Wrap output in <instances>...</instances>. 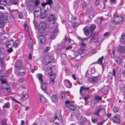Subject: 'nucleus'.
Segmentation results:
<instances>
[{
  "label": "nucleus",
  "mask_w": 125,
  "mask_h": 125,
  "mask_svg": "<svg viewBox=\"0 0 125 125\" xmlns=\"http://www.w3.org/2000/svg\"><path fill=\"white\" fill-rule=\"evenodd\" d=\"M20 39H18L14 41L12 39L9 40L5 41V45L7 48L6 50L9 53L13 51V47L16 48L20 43Z\"/></svg>",
  "instance_id": "nucleus-1"
},
{
  "label": "nucleus",
  "mask_w": 125,
  "mask_h": 125,
  "mask_svg": "<svg viewBox=\"0 0 125 125\" xmlns=\"http://www.w3.org/2000/svg\"><path fill=\"white\" fill-rule=\"evenodd\" d=\"M53 4L52 0H48L46 2L42 3L41 4L43 10L45 12H46L47 10L51 9V5Z\"/></svg>",
  "instance_id": "nucleus-2"
},
{
  "label": "nucleus",
  "mask_w": 125,
  "mask_h": 125,
  "mask_svg": "<svg viewBox=\"0 0 125 125\" xmlns=\"http://www.w3.org/2000/svg\"><path fill=\"white\" fill-rule=\"evenodd\" d=\"M0 80L2 84L1 87L2 89H6L7 91V93L10 92V89L9 86L7 84L6 80L3 77H1L0 78Z\"/></svg>",
  "instance_id": "nucleus-3"
},
{
  "label": "nucleus",
  "mask_w": 125,
  "mask_h": 125,
  "mask_svg": "<svg viewBox=\"0 0 125 125\" xmlns=\"http://www.w3.org/2000/svg\"><path fill=\"white\" fill-rule=\"evenodd\" d=\"M112 21L113 23L117 25L122 23L123 21L122 17L117 16L113 18Z\"/></svg>",
  "instance_id": "nucleus-4"
},
{
  "label": "nucleus",
  "mask_w": 125,
  "mask_h": 125,
  "mask_svg": "<svg viewBox=\"0 0 125 125\" xmlns=\"http://www.w3.org/2000/svg\"><path fill=\"white\" fill-rule=\"evenodd\" d=\"M46 26V23L44 21H42L40 24L39 25V27L40 28V31L42 33H43L44 32Z\"/></svg>",
  "instance_id": "nucleus-5"
},
{
  "label": "nucleus",
  "mask_w": 125,
  "mask_h": 125,
  "mask_svg": "<svg viewBox=\"0 0 125 125\" xmlns=\"http://www.w3.org/2000/svg\"><path fill=\"white\" fill-rule=\"evenodd\" d=\"M15 72L17 74L20 75H24L25 73V72H21L20 71L21 67L19 66H16L15 67Z\"/></svg>",
  "instance_id": "nucleus-6"
},
{
  "label": "nucleus",
  "mask_w": 125,
  "mask_h": 125,
  "mask_svg": "<svg viewBox=\"0 0 125 125\" xmlns=\"http://www.w3.org/2000/svg\"><path fill=\"white\" fill-rule=\"evenodd\" d=\"M48 75L50 77L51 79L49 83H52V84H54L55 83L54 79L56 78V75L54 73H48Z\"/></svg>",
  "instance_id": "nucleus-7"
},
{
  "label": "nucleus",
  "mask_w": 125,
  "mask_h": 125,
  "mask_svg": "<svg viewBox=\"0 0 125 125\" xmlns=\"http://www.w3.org/2000/svg\"><path fill=\"white\" fill-rule=\"evenodd\" d=\"M117 51L120 53H125V46L122 45H118L117 46Z\"/></svg>",
  "instance_id": "nucleus-8"
},
{
  "label": "nucleus",
  "mask_w": 125,
  "mask_h": 125,
  "mask_svg": "<svg viewBox=\"0 0 125 125\" xmlns=\"http://www.w3.org/2000/svg\"><path fill=\"white\" fill-rule=\"evenodd\" d=\"M83 29L84 30V34L87 36H88L91 32V31L90 27L87 26H86Z\"/></svg>",
  "instance_id": "nucleus-9"
},
{
  "label": "nucleus",
  "mask_w": 125,
  "mask_h": 125,
  "mask_svg": "<svg viewBox=\"0 0 125 125\" xmlns=\"http://www.w3.org/2000/svg\"><path fill=\"white\" fill-rule=\"evenodd\" d=\"M120 115L118 114H116L115 116L113 118V120L114 122L117 124H119L120 123Z\"/></svg>",
  "instance_id": "nucleus-10"
},
{
  "label": "nucleus",
  "mask_w": 125,
  "mask_h": 125,
  "mask_svg": "<svg viewBox=\"0 0 125 125\" xmlns=\"http://www.w3.org/2000/svg\"><path fill=\"white\" fill-rule=\"evenodd\" d=\"M64 82L66 86L68 88H70L72 86V83L68 80H65Z\"/></svg>",
  "instance_id": "nucleus-11"
},
{
  "label": "nucleus",
  "mask_w": 125,
  "mask_h": 125,
  "mask_svg": "<svg viewBox=\"0 0 125 125\" xmlns=\"http://www.w3.org/2000/svg\"><path fill=\"white\" fill-rule=\"evenodd\" d=\"M55 17L54 15L52 14H50L48 18V21H54L55 20Z\"/></svg>",
  "instance_id": "nucleus-12"
},
{
  "label": "nucleus",
  "mask_w": 125,
  "mask_h": 125,
  "mask_svg": "<svg viewBox=\"0 0 125 125\" xmlns=\"http://www.w3.org/2000/svg\"><path fill=\"white\" fill-rule=\"evenodd\" d=\"M104 58V57L103 56H102L101 57L99 58L98 61H97V63L100 64L102 67L103 70H104V65L102 64V62Z\"/></svg>",
  "instance_id": "nucleus-13"
},
{
  "label": "nucleus",
  "mask_w": 125,
  "mask_h": 125,
  "mask_svg": "<svg viewBox=\"0 0 125 125\" xmlns=\"http://www.w3.org/2000/svg\"><path fill=\"white\" fill-rule=\"evenodd\" d=\"M99 78V77L98 76H93L92 77H89L88 80L90 81L97 82L98 81Z\"/></svg>",
  "instance_id": "nucleus-14"
},
{
  "label": "nucleus",
  "mask_w": 125,
  "mask_h": 125,
  "mask_svg": "<svg viewBox=\"0 0 125 125\" xmlns=\"http://www.w3.org/2000/svg\"><path fill=\"white\" fill-rule=\"evenodd\" d=\"M38 38V42L42 44L45 42V39L44 36L40 35Z\"/></svg>",
  "instance_id": "nucleus-15"
},
{
  "label": "nucleus",
  "mask_w": 125,
  "mask_h": 125,
  "mask_svg": "<svg viewBox=\"0 0 125 125\" xmlns=\"http://www.w3.org/2000/svg\"><path fill=\"white\" fill-rule=\"evenodd\" d=\"M102 109V108H98L97 109L95 110L94 113V115H96V116L99 117L100 116L99 114L100 111Z\"/></svg>",
  "instance_id": "nucleus-16"
},
{
  "label": "nucleus",
  "mask_w": 125,
  "mask_h": 125,
  "mask_svg": "<svg viewBox=\"0 0 125 125\" xmlns=\"http://www.w3.org/2000/svg\"><path fill=\"white\" fill-rule=\"evenodd\" d=\"M115 60L117 64L120 65L122 63V61L120 58L118 56H116L115 58Z\"/></svg>",
  "instance_id": "nucleus-17"
},
{
  "label": "nucleus",
  "mask_w": 125,
  "mask_h": 125,
  "mask_svg": "<svg viewBox=\"0 0 125 125\" xmlns=\"http://www.w3.org/2000/svg\"><path fill=\"white\" fill-rule=\"evenodd\" d=\"M46 59L47 60V61L49 62V63H51L54 61L53 58L52 56H49V55L45 57Z\"/></svg>",
  "instance_id": "nucleus-18"
},
{
  "label": "nucleus",
  "mask_w": 125,
  "mask_h": 125,
  "mask_svg": "<svg viewBox=\"0 0 125 125\" xmlns=\"http://www.w3.org/2000/svg\"><path fill=\"white\" fill-rule=\"evenodd\" d=\"M121 39L120 42L121 43L125 45V33H122L121 36Z\"/></svg>",
  "instance_id": "nucleus-19"
},
{
  "label": "nucleus",
  "mask_w": 125,
  "mask_h": 125,
  "mask_svg": "<svg viewBox=\"0 0 125 125\" xmlns=\"http://www.w3.org/2000/svg\"><path fill=\"white\" fill-rule=\"evenodd\" d=\"M83 48H81L78 51L76 52L75 53V54H76V55H78L80 54H81V53L84 50L85 48L84 47V45L83 46Z\"/></svg>",
  "instance_id": "nucleus-20"
},
{
  "label": "nucleus",
  "mask_w": 125,
  "mask_h": 125,
  "mask_svg": "<svg viewBox=\"0 0 125 125\" xmlns=\"http://www.w3.org/2000/svg\"><path fill=\"white\" fill-rule=\"evenodd\" d=\"M65 104L63 106L64 108V110H67L68 109V107L70 104V102L68 101H66L65 102Z\"/></svg>",
  "instance_id": "nucleus-21"
},
{
  "label": "nucleus",
  "mask_w": 125,
  "mask_h": 125,
  "mask_svg": "<svg viewBox=\"0 0 125 125\" xmlns=\"http://www.w3.org/2000/svg\"><path fill=\"white\" fill-rule=\"evenodd\" d=\"M42 76V75L40 73L36 75V78L38 79L40 82L41 83H42L43 82Z\"/></svg>",
  "instance_id": "nucleus-22"
},
{
  "label": "nucleus",
  "mask_w": 125,
  "mask_h": 125,
  "mask_svg": "<svg viewBox=\"0 0 125 125\" xmlns=\"http://www.w3.org/2000/svg\"><path fill=\"white\" fill-rule=\"evenodd\" d=\"M93 117H92V122L93 123H96V122L98 121V118L99 117L96 116V115H93Z\"/></svg>",
  "instance_id": "nucleus-23"
},
{
  "label": "nucleus",
  "mask_w": 125,
  "mask_h": 125,
  "mask_svg": "<svg viewBox=\"0 0 125 125\" xmlns=\"http://www.w3.org/2000/svg\"><path fill=\"white\" fill-rule=\"evenodd\" d=\"M35 5L34 3H32L28 5L27 8L29 10H31L33 9L34 8Z\"/></svg>",
  "instance_id": "nucleus-24"
},
{
  "label": "nucleus",
  "mask_w": 125,
  "mask_h": 125,
  "mask_svg": "<svg viewBox=\"0 0 125 125\" xmlns=\"http://www.w3.org/2000/svg\"><path fill=\"white\" fill-rule=\"evenodd\" d=\"M94 98L96 101L97 102H99L102 100V97L101 96H100L98 95H96L94 96Z\"/></svg>",
  "instance_id": "nucleus-25"
},
{
  "label": "nucleus",
  "mask_w": 125,
  "mask_h": 125,
  "mask_svg": "<svg viewBox=\"0 0 125 125\" xmlns=\"http://www.w3.org/2000/svg\"><path fill=\"white\" fill-rule=\"evenodd\" d=\"M58 97L57 95L55 94H53L51 97V99L52 101L54 102L57 101Z\"/></svg>",
  "instance_id": "nucleus-26"
},
{
  "label": "nucleus",
  "mask_w": 125,
  "mask_h": 125,
  "mask_svg": "<svg viewBox=\"0 0 125 125\" xmlns=\"http://www.w3.org/2000/svg\"><path fill=\"white\" fill-rule=\"evenodd\" d=\"M89 39L90 40V41L91 42L92 40H94L95 39V38H93L92 37L90 36L89 37L86 38L84 39H81V40H82V41H83L86 40H88Z\"/></svg>",
  "instance_id": "nucleus-27"
},
{
  "label": "nucleus",
  "mask_w": 125,
  "mask_h": 125,
  "mask_svg": "<svg viewBox=\"0 0 125 125\" xmlns=\"http://www.w3.org/2000/svg\"><path fill=\"white\" fill-rule=\"evenodd\" d=\"M89 27L92 33L95 30L96 27V26L95 24H92L90 25V27Z\"/></svg>",
  "instance_id": "nucleus-28"
},
{
  "label": "nucleus",
  "mask_w": 125,
  "mask_h": 125,
  "mask_svg": "<svg viewBox=\"0 0 125 125\" xmlns=\"http://www.w3.org/2000/svg\"><path fill=\"white\" fill-rule=\"evenodd\" d=\"M90 89L89 87H88L87 88H85L84 87L81 86L80 87V93L82 94V91H84L85 90H87V91H88Z\"/></svg>",
  "instance_id": "nucleus-29"
},
{
  "label": "nucleus",
  "mask_w": 125,
  "mask_h": 125,
  "mask_svg": "<svg viewBox=\"0 0 125 125\" xmlns=\"http://www.w3.org/2000/svg\"><path fill=\"white\" fill-rule=\"evenodd\" d=\"M47 83H44L41 85V88L44 91H46Z\"/></svg>",
  "instance_id": "nucleus-30"
},
{
  "label": "nucleus",
  "mask_w": 125,
  "mask_h": 125,
  "mask_svg": "<svg viewBox=\"0 0 125 125\" xmlns=\"http://www.w3.org/2000/svg\"><path fill=\"white\" fill-rule=\"evenodd\" d=\"M22 97L24 99H26L28 97L27 93L25 91H23L22 93Z\"/></svg>",
  "instance_id": "nucleus-31"
},
{
  "label": "nucleus",
  "mask_w": 125,
  "mask_h": 125,
  "mask_svg": "<svg viewBox=\"0 0 125 125\" xmlns=\"http://www.w3.org/2000/svg\"><path fill=\"white\" fill-rule=\"evenodd\" d=\"M47 60L46 59L45 57L43 58L42 60V63L45 66H46L48 64H49V62L47 61Z\"/></svg>",
  "instance_id": "nucleus-32"
},
{
  "label": "nucleus",
  "mask_w": 125,
  "mask_h": 125,
  "mask_svg": "<svg viewBox=\"0 0 125 125\" xmlns=\"http://www.w3.org/2000/svg\"><path fill=\"white\" fill-rule=\"evenodd\" d=\"M104 19L102 17L98 18H97V22L98 24L100 25L102 21Z\"/></svg>",
  "instance_id": "nucleus-33"
},
{
  "label": "nucleus",
  "mask_w": 125,
  "mask_h": 125,
  "mask_svg": "<svg viewBox=\"0 0 125 125\" xmlns=\"http://www.w3.org/2000/svg\"><path fill=\"white\" fill-rule=\"evenodd\" d=\"M33 44L32 43V40H31L29 41V43H28V46L32 50L33 49Z\"/></svg>",
  "instance_id": "nucleus-34"
},
{
  "label": "nucleus",
  "mask_w": 125,
  "mask_h": 125,
  "mask_svg": "<svg viewBox=\"0 0 125 125\" xmlns=\"http://www.w3.org/2000/svg\"><path fill=\"white\" fill-rule=\"evenodd\" d=\"M40 101L43 103H44L46 101V100L43 96L42 97L39 98Z\"/></svg>",
  "instance_id": "nucleus-35"
},
{
  "label": "nucleus",
  "mask_w": 125,
  "mask_h": 125,
  "mask_svg": "<svg viewBox=\"0 0 125 125\" xmlns=\"http://www.w3.org/2000/svg\"><path fill=\"white\" fill-rule=\"evenodd\" d=\"M0 4L1 5H5L7 4L6 0H0Z\"/></svg>",
  "instance_id": "nucleus-36"
},
{
  "label": "nucleus",
  "mask_w": 125,
  "mask_h": 125,
  "mask_svg": "<svg viewBox=\"0 0 125 125\" xmlns=\"http://www.w3.org/2000/svg\"><path fill=\"white\" fill-rule=\"evenodd\" d=\"M55 116L59 120L60 118L61 117V113L60 112L56 113V115Z\"/></svg>",
  "instance_id": "nucleus-37"
},
{
  "label": "nucleus",
  "mask_w": 125,
  "mask_h": 125,
  "mask_svg": "<svg viewBox=\"0 0 125 125\" xmlns=\"http://www.w3.org/2000/svg\"><path fill=\"white\" fill-rule=\"evenodd\" d=\"M4 22L3 21L0 19V28H2L4 26Z\"/></svg>",
  "instance_id": "nucleus-38"
},
{
  "label": "nucleus",
  "mask_w": 125,
  "mask_h": 125,
  "mask_svg": "<svg viewBox=\"0 0 125 125\" xmlns=\"http://www.w3.org/2000/svg\"><path fill=\"white\" fill-rule=\"evenodd\" d=\"M61 98L62 100H64L66 99L65 95L63 92L62 93L61 95Z\"/></svg>",
  "instance_id": "nucleus-39"
},
{
  "label": "nucleus",
  "mask_w": 125,
  "mask_h": 125,
  "mask_svg": "<svg viewBox=\"0 0 125 125\" xmlns=\"http://www.w3.org/2000/svg\"><path fill=\"white\" fill-rule=\"evenodd\" d=\"M18 15L20 19H21L23 18V15L22 12L20 11L19 12H18Z\"/></svg>",
  "instance_id": "nucleus-40"
},
{
  "label": "nucleus",
  "mask_w": 125,
  "mask_h": 125,
  "mask_svg": "<svg viewBox=\"0 0 125 125\" xmlns=\"http://www.w3.org/2000/svg\"><path fill=\"white\" fill-rule=\"evenodd\" d=\"M3 59H1L0 61L1 62V67L2 68H4L5 67V62L3 60Z\"/></svg>",
  "instance_id": "nucleus-41"
},
{
  "label": "nucleus",
  "mask_w": 125,
  "mask_h": 125,
  "mask_svg": "<svg viewBox=\"0 0 125 125\" xmlns=\"http://www.w3.org/2000/svg\"><path fill=\"white\" fill-rule=\"evenodd\" d=\"M115 50L112 49V52L111 54V56L112 58H113L115 56Z\"/></svg>",
  "instance_id": "nucleus-42"
},
{
  "label": "nucleus",
  "mask_w": 125,
  "mask_h": 125,
  "mask_svg": "<svg viewBox=\"0 0 125 125\" xmlns=\"http://www.w3.org/2000/svg\"><path fill=\"white\" fill-rule=\"evenodd\" d=\"M81 121L82 122H85L86 121V119L84 117H82L80 118Z\"/></svg>",
  "instance_id": "nucleus-43"
},
{
  "label": "nucleus",
  "mask_w": 125,
  "mask_h": 125,
  "mask_svg": "<svg viewBox=\"0 0 125 125\" xmlns=\"http://www.w3.org/2000/svg\"><path fill=\"white\" fill-rule=\"evenodd\" d=\"M69 107L71 110H72L73 111L75 110L76 108L75 106L73 105H70Z\"/></svg>",
  "instance_id": "nucleus-44"
},
{
  "label": "nucleus",
  "mask_w": 125,
  "mask_h": 125,
  "mask_svg": "<svg viewBox=\"0 0 125 125\" xmlns=\"http://www.w3.org/2000/svg\"><path fill=\"white\" fill-rule=\"evenodd\" d=\"M52 65H50V66H48L46 69V71L48 72L50 70H51L52 69Z\"/></svg>",
  "instance_id": "nucleus-45"
},
{
  "label": "nucleus",
  "mask_w": 125,
  "mask_h": 125,
  "mask_svg": "<svg viewBox=\"0 0 125 125\" xmlns=\"http://www.w3.org/2000/svg\"><path fill=\"white\" fill-rule=\"evenodd\" d=\"M41 12L34 11V14L35 16L37 17L40 14Z\"/></svg>",
  "instance_id": "nucleus-46"
},
{
  "label": "nucleus",
  "mask_w": 125,
  "mask_h": 125,
  "mask_svg": "<svg viewBox=\"0 0 125 125\" xmlns=\"http://www.w3.org/2000/svg\"><path fill=\"white\" fill-rule=\"evenodd\" d=\"M10 106V103L9 102H7L6 103L4 106H3V107L4 108H9Z\"/></svg>",
  "instance_id": "nucleus-47"
},
{
  "label": "nucleus",
  "mask_w": 125,
  "mask_h": 125,
  "mask_svg": "<svg viewBox=\"0 0 125 125\" xmlns=\"http://www.w3.org/2000/svg\"><path fill=\"white\" fill-rule=\"evenodd\" d=\"M60 8V6L59 5H57L53 7V9L54 10L57 11Z\"/></svg>",
  "instance_id": "nucleus-48"
},
{
  "label": "nucleus",
  "mask_w": 125,
  "mask_h": 125,
  "mask_svg": "<svg viewBox=\"0 0 125 125\" xmlns=\"http://www.w3.org/2000/svg\"><path fill=\"white\" fill-rule=\"evenodd\" d=\"M18 0H11V2L13 4H16L18 3Z\"/></svg>",
  "instance_id": "nucleus-49"
},
{
  "label": "nucleus",
  "mask_w": 125,
  "mask_h": 125,
  "mask_svg": "<svg viewBox=\"0 0 125 125\" xmlns=\"http://www.w3.org/2000/svg\"><path fill=\"white\" fill-rule=\"evenodd\" d=\"M41 17V19H43L46 18V16L43 13H42L40 15Z\"/></svg>",
  "instance_id": "nucleus-50"
},
{
  "label": "nucleus",
  "mask_w": 125,
  "mask_h": 125,
  "mask_svg": "<svg viewBox=\"0 0 125 125\" xmlns=\"http://www.w3.org/2000/svg\"><path fill=\"white\" fill-rule=\"evenodd\" d=\"M90 72L92 74L94 73L95 72L94 68L93 67L91 68L90 69Z\"/></svg>",
  "instance_id": "nucleus-51"
},
{
  "label": "nucleus",
  "mask_w": 125,
  "mask_h": 125,
  "mask_svg": "<svg viewBox=\"0 0 125 125\" xmlns=\"http://www.w3.org/2000/svg\"><path fill=\"white\" fill-rule=\"evenodd\" d=\"M55 34L52 33H51L50 36V38L51 39H53L55 36Z\"/></svg>",
  "instance_id": "nucleus-52"
},
{
  "label": "nucleus",
  "mask_w": 125,
  "mask_h": 125,
  "mask_svg": "<svg viewBox=\"0 0 125 125\" xmlns=\"http://www.w3.org/2000/svg\"><path fill=\"white\" fill-rule=\"evenodd\" d=\"M107 77L109 79L112 80L113 78L112 73H110L109 75L107 76Z\"/></svg>",
  "instance_id": "nucleus-53"
},
{
  "label": "nucleus",
  "mask_w": 125,
  "mask_h": 125,
  "mask_svg": "<svg viewBox=\"0 0 125 125\" xmlns=\"http://www.w3.org/2000/svg\"><path fill=\"white\" fill-rule=\"evenodd\" d=\"M1 125H7L5 122V119H3L1 120Z\"/></svg>",
  "instance_id": "nucleus-54"
},
{
  "label": "nucleus",
  "mask_w": 125,
  "mask_h": 125,
  "mask_svg": "<svg viewBox=\"0 0 125 125\" xmlns=\"http://www.w3.org/2000/svg\"><path fill=\"white\" fill-rule=\"evenodd\" d=\"M0 19H1L2 20H7L8 19L7 17L4 16H0Z\"/></svg>",
  "instance_id": "nucleus-55"
},
{
  "label": "nucleus",
  "mask_w": 125,
  "mask_h": 125,
  "mask_svg": "<svg viewBox=\"0 0 125 125\" xmlns=\"http://www.w3.org/2000/svg\"><path fill=\"white\" fill-rule=\"evenodd\" d=\"M34 5H35L36 6H37L39 3V0H36L34 3Z\"/></svg>",
  "instance_id": "nucleus-56"
},
{
  "label": "nucleus",
  "mask_w": 125,
  "mask_h": 125,
  "mask_svg": "<svg viewBox=\"0 0 125 125\" xmlns=\"http://www.w3.org/2000/svg\"><path fill=\"white\" fill-rule=\"evenodd\" d=\"M119 110V108L117 107H115L113 109L114 111L115 112H117Z\"/></svg>",
  "instance_id": "nucleus-57"
},
{
  "label": "nucleus",
  "mask_w": 125,
  "mask_h": 125,
  "mask_svg": "<svg viewBox=\"0 0 125 125\" xmlns=\"http://www.w3.org/2000/svg\"><path fill=\"white\" fill-rule=\"evenodd\" d=\"M25 30L26 31L28 30V27L27 25L25 24H24L23 26Z\"/></svg>",
  "instance_id": "nucleus-58"
},
{
  "label": "nucleus",
  "mask_w": 125,
  "mask_h": 125,
  "mask_svg": "<svg viewBox=\"0 0 125 125\" xmlns=\"http://www.w3.org/2000/svg\"><path fill=\"white\" fill-rule=\"evenodd\" d=\"M41 10L40 7H38L36 8L35 10L34 11L41 12Z\"/></svg>",
  "instance_id": "nucleus-59"
},
{
  "label": "nucleus",
  "mask_w": 125,
  "mask_h": 125,
  "mask_svg": "<svg viewBox=\"0 0 125 125\" xmlns=\"http://www.w3.org/2000/svg\"><path fill=\"white\" fill-rule=\"evenodd\" d=\"M73 27L74 28H75L78 26V24L75 22H74L73 23Z\"/></svg>",
  "instance_id": "nucleus-60"
},
{
  "label": "nucleus",
  "mask_w": 125,
  "mask_h": 125,
  "mask_svg": "<svg viewBox=\"0 0 125 125\" xmlns=\"http://www.w3.org/2000/svg\"><path fill=\"white\" fill-rule=\"evenodd\" d=\"M105 120H104L102 121V122H100L98 123H97V124L98 125H102L105 122Z\"/></svg>",
  "instance_id": "nucleus-61"
},
{
  "label": "nucleus",
  "mask_w": 125,
  "mask_h": 125,
  "mask_svg": "<svg viewBox=\"0 0 125 125\" xmlns=\"http://www.w3.org/2000/svg\"><path fill=\"white\" fill-rule=\"evenodd\" d=\"M95 16L94 14L93 13H92L91 14L89 15V17L90 18H93Z\"/></svg>",
  "instance_id": "nucleus-62"
},
{
  "label": "nucleus",
  "mask_w": 125,
  "mask_h": 125,
  "mask_svg": "<svg viewBox=\"0 0 125 125\" xmlns=\"http://www.w3.org/2000/svg\"><path fill=\"white\" fill-rule=\"evenodd\" d=\"M112 73H113L112 74L113 75V76L114 77H115L116 76V71L115 69H113V71H112Z\"/></svg>",
  "instance_id": "nucleus-63"
},
{
  "label": "nucleus",
  "mask_w": 125,
  "mask_h": 125,
  "mask_svg": "<svg viewBox=\"0 0 125 125\" xmlns=\"http://www.w3.org/2000/svg\"><path fill=\"white\" fill-rule=\"evenodd\" d=\"M76 116L77 118H79L82 117V115L81 114L79 113H78L76 114Z\"/></svg>",
  "instance_id": "nucleus-64"
}]
</instances>
